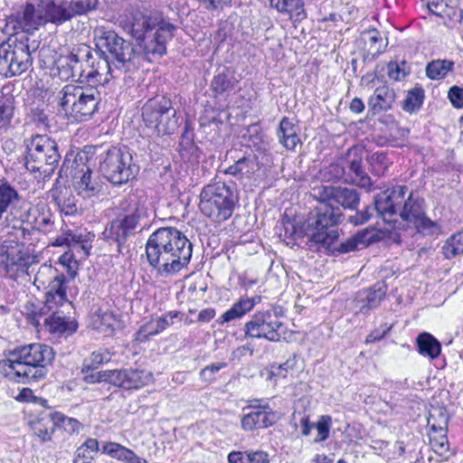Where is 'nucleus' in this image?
<instances>
[{
    "mask_svg": "<svg viewBox=\"0 0 463 463\" xmlns=\"http://www.w3.org/2000/svg\"><path fill=\"white\" fill-rule=\"evenodd\" d=\"M376 214L392 228H414L424 236H437L440 226L426 213V202L407 185H396L374 196Z\"/></svg>",
    "mask_w": 463,
    "mask_h": 463,
    "instance_id": "1",
    "label": "nucleus"
},
{
    "mask_svg": "<svg viewBox=\"0 0 463 463\" xmlns=\"http://www.w3.org/2000/svg\"><path fill=\"white\" fill-rule=\"evenodd\" d=\"M193 244L174 227L155 231L146 243V257L159 278H172L186 269L191 261Z\"/></svg>",
    "mask_w": 463,
    "mask_h": 463,
    "instance_id": "2",
    "label": "nucleus"
},
{
    "mask_svg": "<svg viewBox=\"0 0 463 463\" xmlns=\"http://www.w3.org/2000/svg\"><path fill=\"white\" fill-rule=\"evenodd\" d=\"M54 359L52 348L43 344H30L11 350L0 360V373L19 383H31L44 379L48 366Z\"/></svg>",
    "mask_w": 463,
    "mask_h": 463,
    "instance_id": "3",
    "label": "nucleus"
},
{
    "mask_svg": "<svg viewBox=\"0 0 463 463\" xmlns=\"http://www.w3.org/2000/svg\"><path fill=\"white\" fill-rule=\"evenodd\" d=\"M96 7V1L79 0L55 4L51 0L41 1L35 7L27 4L23 14H12L6 19V29H38L48 22L56 25L71 19L74 14H82Z\"/></svg>",
    "mask_w": 463,
    "mask_h": 463,
    "instance_id": "4",
    "label": "nucleus"
},
{
    "mask_svg": "<svg viewBox=\"0 0 463 463\" xmlns=\"http://www.w3.org/2000/svg\"><path fill=\"white\" fill-rule=\"evenodd\" d=\"M85 64L83 65L78 54L70 55L60 60L61 66L67 69L66 78H72L80 82H86L91 87L98 85L104 86L112 78L119 76V71H117L104 52H95L91 54L90 51L85 54Z\"/></svg>",
    "mask_w": 463,
    "mask_h": 463,
    "instance_id": "5",
    "label": "nucleus"
},
{
    "mask_svg": "<svg viewBox=\"0 0 463 463\" xmlns=\"http://www.w3.org/2000/svg\"><path fill=\"white\" fill-rule=\"evenodd\" d=\"M238 203L239 192L232 181L214 180L204 185L200 193V211L214 222L230 219Z\"/></svg>",
    "mask_w": 463,
    "mask_h": 463,
    "instance_id": "6",
    "label": "nucleus"
},
{
    "mask_svg": "<svg viewBox=\"0 0 463 463\" xmlns=\"http://www.w3.org/2000/svg\"><path fill=\"white\" fill-rule=\"evenodd\" d=\"M34 31H16L7 43L0 44V75L5 78L21 75L32 65L31 50L35 51L38 43H30Z\"/></svg>",
    "mask_w": 463,
    "mask_h": 463,
    "instance_id": "7",
    "label": "nucleus"
},
{
    "mask_svg": "<svg viewBox=\"0 0 463 463\" xmlns=\"http://www.w3.org/2000/svg\"><path fill=\"white\" fill-rule=\"evenodd\" d=\"M317 203L307 220V236L314 244L329 247L339 237L338 227L345 216L338 206L325 202Z\"/></svg>",
    "mask_w": 463,
    "mask_h": 463,
    "instance_id": "8",
    "label": "nucleus"
},
{
    "mask_svg": "<svg viewBox=\"0 0 463 463\" xmlns=\"http://www.w3.org/2000/svg\"><path fill=\"white\" fill-rule=\"evenodd\" d=\"M24 166L30 172H40L45 176L57 167L61 153L58 143L48 135L36 134L24 139Z\"/></svg>",
    "mask_w": 463,
    "mask_h": 463,
    "instance_id": "9",
    "label": "nucleus"
},
{
    "mask_svg": "<svg viewBox=\"0 0 463 463\" xmlns=\"http://www.w3.org/2000/svg\"><path fill=\"white\" fill-rule=\"evenodd\" d=\"M58 105L77 121L88 120L99 109L101 100L96 87L67 84L56 96Z\"/></svg>",
    "mask_w": 463,
    "mask_h": 463,
    "instance_id": "10",
    "label": "nucleus"
},
{
    "mask_svg": "<svg viewBox=\"0 0 463 463\" xmlns=\"http://www.w3.org/2000/svg\"><path fill=\"white\" fill-rule=\"evenodd\" d=\"M103 176L113 185L120 186L136 178L139 165L127 147H109L99 161Z\"/></svg>",
    "mask_w": 463,
    "mask_h": 463,
    "instance_id": "11",
    "label": "nucleus"
},
{
    "mask_svg": "<svg viewBox=\"0 0 463 463\" xmlns=\"http://www.w3.org/2000/svg\"><path fill=\"white\" fill-rule=\"evenodd\" d=\"M142 117L147 127L154 128L161 135L173 134L179 126L176 110L165 96L148 99L142 109Z\"/></svg>",
    "mask_w": 463,
    "mask_h": 463,
    "instance_id": "12",
    "label": "nucleus"
},
{
    "mask_svg": "<svg viewBox=\"0 0 463 463\" xmlns=\"http://www.w3.org/2000/svg\"><path fill=\"white\" fill-rule=\"evenodd\" d=\"M146 209L138 206L132 213L121 219L113 220L104 231V237L109 242H116L118 251L121 252L127 241L133 236L137 230L140 231L146 225Z\"/></svg>",
    "mask_w": 463,
    "mask_h": 463,
    "instance_id": "13",
    "label": "nucleus"
},
{
    "mask_svg": "<svg viewBox=\"0 0 463 463\" xmlns=\"http://www.w3.org/2000/svg\"><path fill=\"white\" fill-rule=\"evenodd\" d=\"M99 32L100 34L97 40L98 48L105 49L114 57L113 66L120 73L130 71L133 60L137 54V50L133 43L118 36L116 31Z\"/></svg>",
    "mask_w": 463,
    "mask_h": 463,
    "instance_id": "14",
    "label": "nucleus"
},
{
    "mask_svg": "<svg viewBox=\"0 0 463 463\" xmlns=\"http://www.w3.org/2000/svg\"><path fill=\"white\" fill-rule=\"evenodd\" d=\"M311 196L317 202L328 203L342 210H356L360 204L361 194L346 186L319 184L312 188Z\"/></svg>",
    "mask_w": 463,
    "mask_h": 463,
    "instance_id": "15",
    "label": "nucleus"
},
{
    "mask_svg": "<svg viewBox=\"0 0 463 463\" xmlns=\"http://www.w3.org/2000/svg\"><path fill=\"white\" fill-rule=\"evenodd\" d=\"M283 323L277 312L266 310L255 313L244 325L245 336L249 338H263L270 342L280 339L279 330Z\"/></svg>",
    "mask_w": 463,
    "mask_h": 463,
    "instance_id": "16",
    "label": "nucleus"
},
{
    "mask_svg": "<svg viewBox=\"0 0 463 463\" xmlns=\"http://www.w3.org/2000/svg\"><path fill=\"white\" fill-rule=\"evenodd\" d=\"M363 150L359 147H351L346 153L345 160L349 168V183L361 187L367 192L374 189L373 182L363 167Z\"/></svg>",
    "mask_w": 463,
    "mask_h": 463,
    "instance_id": "17",
    "label": "nucleus"
},
{
    "mask_svg": "<svg viewBox=\"0 0 463 463\" xmlns=\"http://www.w3.org/2000/svg\"><path fill=\"white\" fill-rule=\"evenodd\" d=\"M67 271L70 279H68L63 272L59 271L57 278L53 277L52 282L46 287L45 306L49 310L56 309L65 303H70L67 297V283L70 279H74L76 271L67 266Z\"/></svg>",
    "mask_w": 463,
    "mask_h": 463,
    "instance_id": "18",
    "label": "nucleus"
},
{
    "mask_svg": "<svg viewBox=\"0 0 463 463\" xmlns=\"http://www.w3.org/2000/svg\"><path fill=\"white\" fill-rule=\"evenodd\" d=\"M241 76L237 74L233 67H223L213 77L211 82V90L216 99L227 100L239 88Z\"/></svg>",
    "mask_w": 463,
    "mask_h": 463,
    "instance_id": "19",
    "label": "nucleus"
},
{
    "mask_svg": "<svg viewBox=\"0 0 463 463\" xmlns=\"http://www.w3.org/2000/svg\"><path fill=\"white\" fill-rule=\"evenodd\" d=\"M4 257L3 262L7 271L27 272L29 267L37 262V257L22 243L7 247Z\"/></svg>",
    "mask_w": 463,
    "mask_h": 463,
    "instance_id": "20",
    "label": "nucleus"
},
{
    "mask_svg": "<svg viewBox=\"0 0 463 463\" xmlns=\"http://www.w3.org/2000/svg\"><path fill=\"white\" fill-rule=\"evenodd\" d=\"M257 411L245 414L241 420V428L246 431H252L258 429H265L275 424L279 419V414L269 405H253Z\"/></svg>",
    "mask_w": 463,
    "mask_h": 463,
    "instance_id": "21",
    "label": "nucleus"
},
{
    "mask_svg": "<svg viewBox=\"0 0 463 463\" xmlns=\"http://www.w3.org/2000/svg\"><path fill=\"white\" fill-rule=\"evenodd\" d=\"M21 222H27L33 230L49 233L54 228V216L45 204L38 203L28 208Z\"/></svg>",
    "mask_w": 463,
    "mask_h": 463,
    "instance_id": "22",
    "label": "nucleus"
},
{
    "mask_svg": "<svg viewBox=\"0 0 463 463\" xmlns=\"http://www.w3.org/2000/svg\"><path fill=\"white\" fill-rule=\"evenodd\" d=\"M136 39L137 53L144 52L146 54L165 53L166 47L165 41L161 38L159 31H131Z\"/></svg>",
    "mask_w": 463,
    "mask_h": 463,
    "instance_id": "23",
    "label": "nucleus"
},
{
    "mask_svg": "<svg viewBox=\"0 0 463 463\" xmlns=\"http://www.w3.org/2000/svg\"><path fill=\"white\" fill-rule=\"evenodd\" d=\"M80 175L78 173L74 175L75 189L78 194L83 198H90L99 195L103 189V182L98 174L86 166L80 170Z\"/></svg>",
    "mask_w": 463,
    "mask_h": 463,
    "instance_id": "24",
    "label": "nucleus"
},
{
    "mask_svg": "<svg viewBox=\"0 0 463 463\" xmlns=\"http://www.w3.org/2000/svg\"><path fill=\"white\" fill-rule=\"evenodd\" d=\"M387 287L384 283H377L371 288L361 290L354 300V305L361 313H366L377 307L385 298Z\"/></svg>",
    "mask_w": 463,
    "mask_h": 463,
    "instance_id": "25",
    "label": "nucleus"
},
{
    "mask_svg": "<svg viewBox=\"0 0 463 463\" xmlns=\"http://www.w3.org/2000/svg\"><path fill=\"white\" fill-rule=\"evenodd\" d=\"M50 195L64 215H74L78 213L77 200L70 187L56 184L50 190Z\"/></svg>",
    "mask_w": 463,
    "mask_h": 463,
    "instance_id": "26",
    "label": "nucleus"
},
{
    "mask_svg": "<svg viewBox=\"0 0 463 463\" xmlns=\"http://www.w3.org/2000/svg\"><path fill=\"white\" fill-rule=\"evenodd\" d=\"M29 426L41 441L47 442L52 439L56 430V422L53 413H41L29 421Z\"/></svg>",
    "mask_w": 463,
    "mask_h": 463,
    "instance_id": "27",
    "label": "nucleus"
},
{
    "mask_svg": "<svg viewBox=\"0 0 463 463\" xmlns=\"http://www.w3.org/2000/svg\"><path fill=\"white\" fill-rule=\"evenodd\" d=\"M396 99L395 91L390 87L383 85L375 89L373 94L369 98L368 107L373 115L390 109Z\"/></svg>",
    "mask_w": 463,
    "mask_h": 463,
    "instance_id": "28",
    "label": "nucleus"
},
{
    "mask_svg": "<svg viewBox=\"0 0 463 463\" xmlns=\"http://www.w3.org/2000/svg\"><path fill=\"white\" fill-rule=\"evenodd\" d=\"M52 311V315L44 319V325L49 332L69 335L77 330V323L73 319L57 310Z\"/></svg>",
    "mask_w": 463,
    "mask_h": 463,
    "instance_id": "29",
    "label": "nucleus"
},
{
    "mask_svg": "<svg viewBox=\"0 0 463 463\" xmlns=\"http://www.w3.org/2000/svg\"><path fill=\"white\" fill-rule=\"evenodd\" d=\"M373 230H369L368 228L364 229L341 242L336 247L335 250L344 254L364 249L373 241Z\"/></svg>",
    "mask_w": 463,
    "mask_h": 463,
    "instance_id": "30",
    "label": "nucleus"
},
{
    "mask_svg": "<svg viewBox=\"0 0 463 463\" xmlns=\"http://www.w3.org/2000/svg\"><path fill=\"white\" fill-rule=\"evenodd\" d=\"M22 196L18 191L5 178H0V221L4 215L15 208Z\"/></svg>",
    "mask_w": 463,
    "mask_h": 463,
    "instance_id": "31",
    "label": "nucleus"
},
{
    "mask_svg": "<svg viewBox=\"0 0 463 463\" xmlns=\"http://www.w3.org/2000/svg\"><path fill=\"white\" fill-rule=\"evenodd\" d=\"M298 131V126L295 124L292 119L284 117L280 120L278 130L279 143L287 149L294 150L297 145L300 142Z\"/></svg>",
    "mask_w": 463,
    "mask_h": 463,
    "instance_id": "32",
    "label": "nucleus"
},
{
    "mask_svg": "<svg viewBox=\"0 0 463 463\" xmlns=\"http://www.w3.org/2000/svg\"><path fill=\"white\" fill-rule=\"evenodd\" d=\"M101 451L113 458L126 463H149L146 459L137 456L133 450L116 442H105Z\"/></svg>",
    "mask_w": 463,
    "mask_h": 463,
    "instance_id": "33",
    "label": "nucleus"
},
{
    "mask_svg": "<svg viewBox=\"0 0 463 463\" xmlns=\"http://www.w3.org/2000/svg\"><path fill=\"white\" fill-rule=\"evenodd\" d=\"M123 380L125 390H137L150 383L153 381V374L143 369L124 368Z\"/></svg>",
    "mask_w": 463,
    "mask_h": 463,
    "instance_id": "34",
    "label": "nucleus"
},
{
    "mask_svg": "<svg viewBox=\"0 0 463 463\" xmlns=\"http://www.w3.org/2000/svg\"><path fill=\"white\" fill-rule=\"evenodd\" d=\"M418 352L430 359L437 358L441 352L440 343L430 333H420L416 339Z\"/></svg>",
    "mask_w": 463,
    "mask_h": 463,
    "instance_id": "35",
    "label": "nucleus"
},
{
    "mask_svg": "<svg viewBox=\"0 0 463 463\" xmlns=\"http://www.w3.org/2000/svg\"><path fill=\"white\" fill-rule=\"evenodd\" d=\"M319 176L321 181L326 183H349V175H346L344 160L325 166L319 171Z\"/></svg>",
    "mask_w": 463,
    "mask_h": 463,
    "instance_id": "36",
    "label": "nucleus"
},
{
    "mask_svg": "<svg viewBox=\"0 0 463 463\" xmlns=\"http://www.w3.org/2000/svg\"><path fill=\"white\" fill-rule=\"evenodd\" d=\"M255 305L256 302L253 298H241L222 314L221 323L223 324L242 317L245 314L253 309Z\"/></svg>",
    "mask_w": 463,
    "mask_h": 463,
    "instance_id": "37",
    "label": "nucleus"
},
{
    "mask_svg": "<svg viewBox=\"0 0 463 463\" xmlns=\"http://www.w3.org/2000/svg\"><path fill=\"white\" fill-rule=\"evenodd\" d=\"M118 319L113 312L99 310L93 318V326L99 333L110 335L114 333Z\"/></svg>",
    "mask_w": 463,
    "mask_h": 463,
    "instance_id": "38",
    "label": "nucleus"
},
{
    "mask_svg": "<svg viewBox=\"0 0 463 463\" xmlns=\"http://www.w3.org/2000/svg\"><path fill=\"white\" fill-rule=\"evenodd\" d=\"M255 165L256 162L253 156H245L235 161L233 165H230L225 170V174L241 179L244 176H250L253 173Z\"/></svg>",
    "mask_w": 463,
    "mask_h": 463,
    "instance_id": "39",
    "label": "nucleus"
},
{
    "mask_svg": "<svg viewBox=\"0 0 463 463\" xmlns=\"http://www.w3.org/2000/svg\"><path fill=\"white\" fill-rule=\"evenodd\" d=\"M170 322L167 319V316L161 317L156 319H151L149 322L143 325L137 331V339L146 341L149 336L158 335L169 326Z\"/></svg>",
    "mask_w": 463,
    "mask_h": 463,
    "instance_id": "40",
    "label": "nucleus"
},
{
    "mask_svg": "<svg viewBox=\"0 0 463 463\" xmlns=\"http://www.w3.org/2000/svg\"><path fill=\"white\" fill-rule=\"evenodd\" d=\"M425 99V91L421 86H415L408 90L407 96L402 101V108L404 111L412 114L420 110Z\"/></svg>",
    "mask_w": 463,
    "mask_h": 463,
    "instance_id": "41",
    "label": "nucleus"
},
{
    "mask_svg": "<svg viewBox=\"0 0 463 463\" xmlns=\"http://www.w3.org/2000/svg\"><path fill=\"white\" fill-rule=\"evenodd\" d=\"M442 253L448 260L463 253V230L447 239L442 246Z\"/></svg>",
    "mask_w": 463,
    "mask_h": 463,
    "instance_id": "42",
    "label": "nucleus"
},
{
    "mask_svg": "<svg viewBox=\"0 0 463 463\" xmlns=\"http://www.w3.org/2000/svg\"><path fill=\"white\" fill-rule=\"evenodd\" d=\"M432 432L430 434V442L435 453L443 455L449 450V440L447 431L444 428L431 426Z\"/></svg>",
    "mask_w": 463,
    "mask_h": 463,
    "instance_id": "43",
    "label": "nucleus"
},
{
    "mask_svg": "<svg viewBox=\"0 0 463 463\" xmlns=\"http://www.w3.org/2000/svg\"><path fill=\"white\" fill-rule=\"evenodd\" d=\"M54 419L56 427L62 429L69 435L79 434L83 430V424L80 421L60 411L54 412Z\"/></svg>",
    "mask_w": 463,
    "mask_h": 463,
    "instance_id": "44",
    "label": "nucleus"
},
{
    "mask_svg": "<svg viewBox=\"0 0 463 463\" xmlns=\"http://www.w3.org/2000/svg\"><path fill=\"white\" fill-rule=\"evenodd\" d=\"M453 65L452 61L446 60L432 61L426 67V75L431 80L443 79L452 70Z\"/></svg>",
    "mask_w": 463,
    "mask_h": 463,
    "instance_id": "45",
    "label": "nucleus"
},
{
    "mask_svg": "<svg viewBox=\"0 0 463 463\" xmlns=\"http://www.w3.org/2000/svg\"><path fill=\"white\" fill-rule=\"evenodd\" d=\"M112 354L107 349H99L94 351L89 359H86L82 365V373H88L98 368L103 364H107L111 360Z\"/></svg>",
    "mask_w": 463,
    "mask_h": 463,
    "instance_id": "46",
    "label": "nucleus"
},
{
    "mask_svg": "<svg viewBox=\"0 0 463 463\" xmlns=\"http://www.w3.org/2000/svg\"><path fill=\"white\" fill-rule=\"evenodd\" d=\"M367 161L372 167V173L377 176L383 175L392 165V161L384 152L377 151L373 153Z\"/></svg>",
    "mask_w": 463,
    "mask_h": 463,
    "instance_id": "47",
    "label": "nucleus"
},
{
    "mask_svg": "<svg viewBox=\"0 0 463 463\" xmlns=\"http://www.w3.org/2000/svg\"><path fill=\"white\" fill-rule=\"evenodd\" d=\"M50 310L45 306V302L42 306L41 303H34L28 301L24 305V314L29 320L30 324L34 326H40V319L42 317L47 315Z\"/></svg>",
    "mask_w": 463,
    "mask_h": 463,
    "instance_id": "48",
    "label": "nucleus"
},
{
    "mask_svg": "<svg viewBox=\"0 0 463 463\" xmlns=\"http://www.w3.org/2000/svg\"><path fill=\"white\" fill-rule=\"evenodd\" d=\"M58 272L59 270L51 265H42L35 274L33 284L38 288H43L45 289L50 282H52L53 277L57 278Z\"/></svg>",
    "mask_w": 463,
    "mask_h": 463,
    "instance_id": "49",
    "label": "nucleus"
},
{
    "mask_svg": "<svg viewBox=\"0 0 463 463\" xmlns=\"http://www.w3.org/2000/svg\"><path fill=\"white\" fill-rule=\"evenodd\" d=\"M365 42L369 45V50L373 53L383 52L387 44V38L383 36L380 31H365Z\"/></svg>",
    "mask_w": 463,
    "mask_h": 463,
    "instance_id": "50",
    "label": "nucleus"
},
{
    "mask_svg": "<svg viewBox=\"0 0 463 463\" xmlns=\"http://www.w3.org/2000/svg\"><path fill=\"white\" fill-rule=\"evenodd\" d=\"M270 5L280 13H289L291 14L295 9L298 16H305L300 0H270Z\"/></svg>",
    "mask_w": 463,
    "mask_h": 463,
    "instance_id": "51",
    "label": "nucleus"
},
{
    "mask_svg": "<svg viewBox=\"0 0 463 463\" xmlns=\"http://www.w3.org/2000/svg\"><path fill=\"white\" fill-rule=\"evenodd\" d=\"M143 29H175V27L165 20L160 12L154 11L145 20Z\"/></svg>",
    "mask_w": 463,
    "mask_h": 463,
    "instance_id": "52",
    "label": "nucleus"
},
{
    "mask_svg": "<svg viewBox=\"0 0 463 463\" xmlns=\"http://www.w3.org/2000/svg\"><path fill=\"white\" fill-rule=\"evenodd\" d=\"M387 70L389 78L395 81L403 80L410 73V68L405 61L400 63L397 61H390Z\"/></svg>",
    "mask_w": 463,
    "mask_h": 463,
    "instance_id": "53",
    "label": "nucleus"
},
{
    "mask_svg": "<svg viewBox=\"0 0 463 463\" xmlns=\"http://www.w3.org/2000/svg\"><path fill=\"white\" fill-rule=\"evenodd\" d=\"M3 91L0 90V99L3 98ZM13 112L14 108L11 99H5L3 102H0V130L10 123Z\"/></svg>",
    "mask_w": 463,
    "mask_h": 463,
    "instance_id": "54",
    "label": "nucleus"
},
{
    "mask_svg": "<svg viewBox=\"0 0 463 463\" xmlns=\"http://www.w3.org/2000/svg\"><path fill=\"white\" fill-rule=\"evenodd\" d=\"M354 211V214L348 216L347 222L354 226H359L364 224L371 219L373 216V212L375 211V208L374 206H367L362 211H358L357 209Z\"/></svg>",
    "mask_w": 463,
    "mask_h": 463,
    "instance_id": "55",
    "label": "nucleus"
},
{
    "mask_svg": "<svg viewBox=\"0 0 463 463\" xmlns=\"http://www.w3.org/2000/svg\"><path fill=\"white\" fill-rule=\"evenodd\" d=\"M331 423L332 419L330 416L323 415L320 417L318 421L315 423L317 430V437L315 439V442H321L328 438Z\"/></svg>",
    "mask_w": 463,
    "mask_h": 463,
    "instance_id": "56",
    "label": "nucleus"
},
{
    "mask_svg": "<svg viewBox=\"0 0 463 463\" xmlns=\"http://www.w3.org/2000/svg\"><path fill=\"white\" fill-rule=\"evenodd\" d=\"M225 367H227V364L225 362L209 364L201 370L200 378L204 383H211L215 379V373Z\"/></svg>",
    "mask_w": 463,
    "mask_h": 463,
    "instance_id": "57",
    "label": "nucleus"
},
{
    "mask_svg": "<svg viewBox=\"0 0 463 463\" xmlns=\"http://www.w3.org/2000/svg\"><path fill=\"white\" fill-rule=\"evenodd\" d=\"M99 442L96 439H87L85 442L77 449L78 457L92 458L93 454L99 451Z\"/></svg>",
    "mask_w": 463,
    "mask_h": 463,
    "instance_id": "58",
    "label": "nucleus"
},
{
    "mask_svg": "<svg viewBox=\"0 0 463 463\" xmlns=\"http://www.w3.org/2000/svg\"><path fill=\"white\" fill-rule=\"evenodd\" d=\"M124 368L106 370V383H109L117 388L124 389Z\"/></svg>",
    "mask_w": 463,
    "mask_h": 463,
    "instance_id": "59",
    "label": "nucleus"
},
{
    "mask_svg": "<svg viewBox=\"0 0 463 463\" xmlns=\"http://www.w3.org/2000/svg\"><path fill=\"white\" fill-rule=\"evenodd\" d=\"M449 99L455 108H463V88L453 86L449 91Z\"/></svg>",
    "mask_w": 463,
    "mask_h": 463,
    "instance_id": "60",
    "label": "nucleus"
},
{
    "mask_svg": "<svg viewBox=\"0 0 463 463\" xmlns=\"http://www.w3.org/2000/svg\"><path fill=\"white\" fill-rule=\"evenodd\" d=\"M448 7L449 5L447 0H430L428 3V8L430 11L439 16H442L446 14Z\"/></svg>",
    "mask_w": 463,
    "mask_h": 463,
    "instance_id": "61",
    "label": "nucleus"
},
{
    "mask_svg": "<svg viewBox=\"0 0 463 463\" xmlns=\"http://www.w3.org/2000/svg\"><path fill=\"white\" fill-rule=\"evenodd\" d=\"M201 5L208 10H216L229 5L232 0H197Z\"/></svg>",
    "mask_w": 463,
    "mask_h": 463,
    "instance_id": "62",
    "label": "nucleus"
},
{
    "mask_svg": "<svg viewBox=\"0 0 463 463\" xmlns=\"http://www.w3.org/2000/svg\"><path fill=\"white\" fill-rule=\"evenodd\" d=\"M230 463H250L249 451H232L228 455Z\"/></svg>",
    "mask_w": 463,
    "mask_h": 463,
    "instance_id": "63",
    "label": "nucleus"
},
{
    "mask_svg": "<svg viewBox=\"0 0 463 463\" xmlns=\"http://www.w3.org/2000/svg\"><path fill=\"white\" fill-rule=\"evenodd\" d=\"M250 463H269L267 452L262 450L249 451Z\"/></svg>",
    "mask_w": 463,
    "mask_h": 463,
    "instance_id": "64",
    "label": "nucleus"
}]
</instances>
